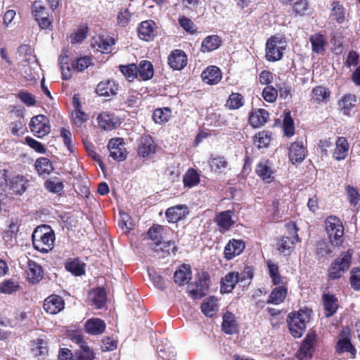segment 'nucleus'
<instances>
[{
  "mask_svg": "<svg viewBox=\"0 0 360 360\" xmlns=\"http://www.w3.org/2000/svg\"><path fill=\"white\" fill-rule=\"evenodd\" d=\"M34 248L41 252H48L53 248L55 234L50 226L42 225L37 226L32 235Z\"/></svg>",
  "mask_w": 360,
  "mask_h": 360,
  "instance_id": "1",
  "label": "nucleus"
},
{
  "mask_svg": "<svg viewBox=\"0 0 360 360\" xmlns=\"http://www.w3.org/2000/svg\"><path fill=\"white\" fill-rule=\"evenodd\" d=\"M311 310L309 309H300L297 312H291L288 317L289 330L295 338H300L309 323Z\"/></svg>",
  "mask_w": 360,
  "mask_h": 360,
  "instance_id": "2",
  "label": "nucleus"
},
{
  "mask_svg": "<svg viewBox=\"0 0 360 360\" xmlns=\"http://www.w3.org/2000/svg\"><path fill=\"white\" fill-rule=\"evenodd\" d=\"M50 4L46 0H34L32 5V15L41 29H50L52 26L49 18Z\"/></svg>",
  "mask_w": 360,
  "mask_h": 360,
  "instance_id": "3",
  "label": "nucleus"
},
{
  "mask_svg": "<svg viewBox=\"0 0 360 360\" xmlns=\"http://www.w3.org/2000/svg\"><path fill=\"white\" fill-rule=\"evenodd\" d=\"M326 230L332 245L340 246L343 242L344 228L339 218L330 216L325 220Z\"/></svg>",
  "mask_w": 360,
  "mask_h": 360,
  "instance_id": "4",
  "label": "nucleus"
},
{
  "mask_svg": "<svg viewBox=\"0 0 360 360\" xmlns=\"http://www.w3.org/2000/svg\"><path fill=\"white\" fill-rule=\"evenodd\" d=\"M285 47L286 41L283 37L277 35L270 37L266 43V60L271 62L280 60Z\"/></svg>",
  "mask_w": 360,
  "mask_h": 360,
  "instance_id": "5",
  "label": "nucleus"
},
{
  "mask_svg": "<svg viewBox=\"0 0 360 360\" xmlns=\"http://www.w3.org/2000/svg\"><path fill=\"white\" fill-rule=\"evenodd\" d=\"M352 255V252L347 250L332 262L328 269L330 279H338L347 271L351 264Z\"/></svg>",
  "mask_w": 360,
  "mask_h": 360,
  "instance_id": "6",
  "label": "nucleus"
},
{
  "mask_svg": "<svg viewBox=\"0 0 360 360\" xmlns=\"http://www.w3.org/2000/svg\"><path fill=\"white\" fill-rule=\"evenodd\" d=\"M30 128L33 134L39 138L47 135L51 130L49 120L43 115L33 117L30 123Z\"/></svg>",
  "mask_w": 360,
  "mask_h": 360,
  "instance_id": "7",
  "label": "nucleus"
},
{
  "mask_svg": "<svg viewBox=\"0 0 360 360\" xmlns=\"http://www.w3.org/2000/svg\"><path fill=\"white\" fill-rule=\"evenodd\" d=\"M208 289V284L204 274L198 278L196 282H192L188 285L187 292L195 300L200 299L205 296Z\"/></svg>",
  "mask_w": 360,
  "mask_h": 360,
  "instance_id": "8",
  "label": "nucleus"
},
{
  "mask_svg": "<svg viewBox=\"0 0 360 360\" xmlns=\"http://www.w3.org/2000/svg\"><path fill=\"white\" fill-rule=\"evenodd\" d=\"M338 105L340 112L347 117H351L358 109L356 96L352 94L343 96Z\"/></svg>",
  "mask_w": 360,
  "mask_h": 360,
  "instance_id": "9",
  "label": "nucleus"
},
{
  "mask_svg": "<svg viewBox=\"0 0 360 360\" xmlns=\"http://www.w3.org/2000/svg\"><path fill=\"white\" fill-rule=\"evenodd\" d=\"M108 147L110 150V155L114 160L122 161L126 158L127 151L122 139L117 138L110 139Z\"/></svg>",
  "mask_w": 360,
  "mask_h": 360,
  "instance_id": "10",
  "label": "nucleus"
},
{
  "mask_svg": "<svg viewBox=\"0 0 360 360\" xmlns=\"http://www.w3.org/2000/svg\"><path fill=\"white\" fill-rule=\"evenodd\" d=\"M315 338L316 334L314 332L307 334L297 352V356L298 359L300 360H306L311 356L314 352Z\"/></svg>",
  "mask_w": 360,
  "mask_h": 360,
  "instance_id": "11",
  "label": "nucleus"
},
{
  "mask_svg": "<svg viewBox=\"0 0 360 360\" xmlns=\"http://www.w3.org/2000/svg\"><path fill=\"white\" fill-rule=\"evenodd\" d=\"M139 37L141 39L150 41L157 36V27L153 20L142 22L139 27Z\"/></svg>",
  "mask_w": 360,
  "mask_h": 360,
  "instance_id": "12",
  "label": "nucleus"
},
{
  "mask_svg": "<svg viewBox=\"0 0 360 360\" xmlns=\"http://www.w3.org/2000/svg\"><path fill=\"white\" fill-rule=\"evenodd\" d=\"M119 85L113 79H106L100 82L96 91L100 96L110 97L117 94Z\"/></svg>",
  "mask_w": 360,
  "mask_h": 360,
  "instance_id": "13",
  "label": "nucleus"
},
{
  "mask_svg": "<svg viewBox=\"0 0 360 360\" xmlns=\"http://www.w3.org/2000/svg\"><path fill=\"white\" fill-rule=\"evenodd\" d=\"M64 300L56 295L48 297L44 302V309L50 314H56L64 308Z\"/></svg>",
  "mask_w": 360,
  "mask_h": 360,
  "instance_id": "14",
  "label": "nucleus"
},
{
  "mask_svg": "<svg viewBox=\"0 0 360 360\" xmlns=\"http://www.w3.org/2000/svg\"><path fill=\"white\" fill-rule=\"evenodd\" d=\"M245 249V243L241 240H231L225 246L224 257L230 260L240 255Z\"/></svg>",
  "mask_w": 360,
  "mask_h": 360,
  "instance_id": "15",
  "label": "nucleus"
},
{
  "mask_svg": "<svg viewBox=\"0 0 360 360\" xmlns=\"http://www.w3.org/2000/svg\"><path fill=\"white\" fill-rule=\"evenodd\" d=\"M168 63L172 69L180 70L187 64L186 56L183 51L175 50L169 56Z\"/></svg>",
  "mask_w": 360,
  "mask_h": 360,
  "instance_id": "16",
  "label": "nucleus"
},
{
  "mask_svg": "<svg viewBox=\"0 0 360 360\" xmlns=\"http://www.w3.org/2000/svg\"><path fill=\"white\" fill-rule=\"evenodd\" d=\"M305 156V148L302 141H295L291 144L289 149V158L293 164L302 162Z\"/></svg>",
  "mask_w": 360,
  "mask_h": 360,
  "instance_id": "17",
  "label": "nucleus"
},
{
  "mask_svg": "<svg viewBox=\"0 0 360 360\" xmlns=\"http://www.w3.org/2000/svg\"><path fill=\"white\" fill-rule=\"evenodd\" d=\"M349 144L345 137H338L335 141L333 157L338 161L345 160L348 155Z\"/></svg>",
  "mask_w": 360,
  "mask_h": 360,
  "instance_id": "18",
  "label": "nucleus"
},
{
  "mask_svg": "<svg viewBox=\"0 0 360 360\" xmlns=\"http://www.w3.org/2000/svg\"><path fill=\"white\" fill-rule=\"evenodd\" d=\"M269 116L264 109L253 110L249 115V122L254 128H259L267 122Z\"/></svg>",
  "mask_w": 360,
  "mask_h": 360,
  "instance_id": "19",
  "label": "nucleus"
},
{
  "mask_svg": "<svg viewBox=\"0 0 360 360\" xmlns=\"http://www.w3.org/2000/svg\"><path fill=\"white\" fill-rule=\"evenodd\" d=\"M188 213L186 205H178L169 207L166 211V217L169 222L175 223L184 217Z\"/></svg>",
  "mask_w": 360,
  "mask_h": 360,
  "instance_id": "20",
  "label": "nucleus"
},
{
  "mask_svg": "<svg viewBox=\"0 0 360 360\" xmlns=\"http://www.w3.org/2000/svg\"><path fill=\"white\" fill-rule=\"evenodd\" d=\"M202 81L208 84H216L221 79L220 70L216 66L207 68L201 75Z\"/></svg>",
  "mask_w": 360,
  "mask_h": 360,
  "instance_id": "21",
  "label": "nucleus"
},
{
  "mask_svg": "<svg viewBox=\"0 0 360 360\" xmlns=\"http://www.w3.org/2000/svg\"><path fill=\"white\" fill-rule=\"evenodd\" d=\"M98 125L105 130H112L119 124V120L113 115L101 113L97 117Z\"/></svg>",
  "mask_w": 360,
  "mask_h": 360,
  "instance_id": "22",
  "label": "nucleus"
},
{
  "mask_svg": "<svg viewBox=\"0 0 360 360\" xmlns=\"http://www.w3.org/2000/svg\"><path fill=\"white\" fill-rule=\"evenodd\" d=\"M155 152V144L150 136L143 137L139 147V155L145 158L150 157Z\"/></svg>",
  "mask_w": 360,
  "mask_h": 360,
  "instance_id": "23",
  "label": "nucleus"
},
{
  "mask_svg": "<svg viewBox=\"0 0 360 360\" xmlns=\"http://www.w3.org/2000/svg\"><path fill=\"white\" fill-rule=\"evenodd\" d=\"M89 299L91 304L97 309H101L105 305L106 294L103 288H96L89 294Z\"/></svg>",
  "mask_w": 360,
  "mask_h": 360,
  "instance_id": "24",
  "label": "nucleus"
},
{
  "mask_svg": "<svg viewBox=\"0 0 360 360\" xmlns=\"http://www.w3.org/2000/svg\"><path fill=\"white\" fill-rule=\"evenodd\" d=\"M85 328L88 333L91 335H99L105 329V322L98 318L90 319L85 323Z\"/></svg>",
  "mask_w": 360,
  "mask_h": 360,
  "instance_id": "25",
  "label": "nucleus"
},
{
  "mask_svg": "<svg viewBox=\"0 0 360 360\" xmlns=\"http://www.w3.org/2000/svg\"><path fill=\"white\" fill-rule=\"evenodd\" d=\"M221 327L223 331L227 334H233L237 332L238 323L232 313L229 311L224 313Z\"/></svg>",
  "mask_w": 360,
  "mask_h": 360,
  "instance_id": "26",
  "label": "nucleus"
},
{
  "mask_svg": "<svg viewBox=\"0 0 360 360\" xmlns=\"http://www.w3.org/2000/svg\"><path fill=\"white\" fill-rule=\"evenodd\" d=\"M138 78L140 80H148L154 75V70L152 63L148 60H141L137 67Z\"/></svg>",
  "mask_w": 360,
  "mask_h": 360,
  "instance_id": "27",
  "label": "nucleus"
},
{
  "mask_svg": "<svg viewBox=\"0 0 360 360\" xmlns=\"http://www.w3.org/2000/svg\"><path fill=\"white\" fill-rule=\"evenodd\" d=\"M256 172L266 183L271 182L274 179V172L268 161L260 162L257 166Z\"/></svg>",
  "mask_w": 360,
  "mask_h": 360,
  "instance_id": "28",
  "label": "nucleus"
},
{
  "mask_svg": "<svg viewBox=\"0 0 360 360\" xmlns=\"http://www.w3.org/2000/svg\"><path fill=\"white\" fill-rule=\"evenodd\" d=\"M191 270L188 265L183 264L174 275V282L180 285L187 283L191 279Z\"/></svg>",
  "mask_w": 360,
  "mask_h": 360,
  "instance_id": "29",
  "label": "nucleus"
},
{
  "mask_svg": "<svg viewBox=\"0 0 360 360\" xmlns=\"http://www.w3.org/2000/svg\"><path fill=\"white\" fill-rule=\"evenodd\" d=\"M65 269L75 276H82L84 274L85 264L78 258L69 259L65 262Z\"/></svg>",
  "mask_w": 360,
  "mask_h": 360,
  "instance_id": "30",
  "label": "nucleus"
},
{
  "mask_svg": "<svg viewBox=\"0 0 360 360\" xmlns=\"http://www.w3.org/2000/svg\"><path fill=\"white\" fill-rule=\"evenodd\" d=\"M27 274V278L31 282H38L43 277V269L42 267L37 262L29 261Z\"/></svg>",
  "mask_w": 360,
  "mask_h": 360,
  "instance_id": "31",
  "label": "nucleus"
},
{
  "mask_svg": "<svg viewBox=\"0 0 360 360\" xmlns=\"http://www.w3.org/2000/svg\"><path fill=\"white\" fill-rule=\"evenodd\" d=\"M240 280V276L238 272H229L221 279V288L224 292H229Z\"/></svg>",
  "mask_w": 360,
  "mask_h": 360,
  "instance_id": "32",
  "label": "nucleus"
},
{
  "mask_svg": "<svg viewBox=\"0 0 360 360\" xmlns=\"http://www.w3.org/2000/svg\"><path fill=\"white\" fill-rule=\"evenodd\" d=\"M295 240L298 241V235L296 232L293 238L288 236L281 238L277 243L278 251L284 255H289L294 248Z\"/></svg>",
  "mask_w": 360,
  "mask_h": 360,
  "instance_id": "33",
  "label": "nucleus"
},
{
  "mask_svg": "<svg viewBox=\"0 0 360 360\" xmlns=\"http://www.w3.org/2000/svg\"><path fill=\"white\" fill-rule=\"evenodd\" d=\"M115 44V39L112 37H98L94 40V46L97 51L102 53H110L112 51V46Z\"/></svg>",
  "mask_w": 360,
  "mask_h": 360,
  "instance_id": "34",
  "label": "nucleus"
},
{
  "mask_svg": "<svg viewBox=\"0 0 360 360\" xmlns=\"http://www.w3.org/2000/svg\"><path fill=\"white\" fill-rule=\"evenodd\" d=\"M221 44V40L217 35H210L205 38L201 44L202 52H210L218 49Z\"/></svg>",
  "mask_w": 360,
  "mask_h": 360,
  "instance_id": "35",
  "label": "nucleus"
},
{
  "mask_svg": "<svg viewBox=\"0 0 360 360\" xmlns=\"http://www.w3.org/2000/svg\"><path fill=\"white\" fill-rule=\"evenodd\" d=\"M201 310L205 316H213L218 310L217 300L214 297L206 298L201 304Z\"/></svg>",
  "mask_w": 360,
  "mask_h": 360,
  "instance_id": "36",
  "label": "nucleus"
},
{
  "mask_svg": "<svg viewBox=\"0 0 360 360\" xmlns=\"http://www.w3.org/2000/svg\"><path fill=\"white\" fill-rule=\"evenodd\" d=\"M323 305L326 310V316L329 317L333 315L338 309V300L337 298L330 294H325L323 297Z\"/></svg>",
  "mask_w": 360,
  "mask_h": 360,
  "instance_id": "37",
  "label": "nucleus"
},
{
  "mask_svg": "<svg viewBox=\"0 0 360 360\" xmlns=\"http://www.w3.org/2000/svg\"><path fill=\"white\" fill-rule=\"evenodd\" d=\"M22 65V73L24 75L27 79H34V75L32 73V70H34L37 66V60L32 57L27 59H25L21 62Z\"/></svg>",
  "mask_w": 360,
  "mask_h": 360,
  "instance_id": "38",
  "label": "nucleus"
},
{
  "mask_svg": "<svg viewBox=\"0 0 360 360\" xmlns=\"http://www.w3.org/2000/svg\"><path fill=\"white\" fill-rule=\"evenodd\" d=\"M287 294V289L283 286H278L274 288L269 296L267 303L279 304L283 302Z\"/></svg>",
  "mask_w": 360,
  "mask_h": 360,
  "instance_id": "39",
  "label": "nucleus"
},
{
  "mask_svg": "<svg viewBox=\"0 0 360 360\" xmlns=\"http://www.w3.org/2000/svg\"><path fill=\"white\" fill-rule=\"evenodd\" d=\"M93 65L92 58L90 56H81L77 58L71 64V70L77 72H82Z\"/></svg>",
  "mask_w": 360,
  "mask_h": 360,
  "instance_id": "40",
  "label": "nucleus"
},
{
  "mask_svg": "<svg viewBox=\"0 0 360 360\" xmlns=\"http://www.w3.org/2000/svg\"><path fill=\"white\" fill-rule=\"evenodd\" d=\"M310 41L314 52L316 53H321L324 51V47L326 44V41L323 35L320 34H313L310 37Z\"/></svg>",
  "mask_w": 360,
  "mask_h": 360,
  "instance_id": "41",
  "label": "nucleus"
},
{
  "mask_svg": "<svg viewBox=\"0 0 360 360\" xmlns=\"http://www.w3.org/2000/svg\"><path fill=\"white\" fill-rule=\"evenodd\" d=\"M337 351L339 353L348 352L350 353L352 357H354L356 354V349L352 345L350 340L347 337L342 336L337 345Z\"/></svg>",
  "mask_w": 360,
  "mask_h": 360,
  "instance_id": "42",
  "label": "nucleus"
},
{
  "mask_svg": "<svg viewBox=\"0 0 360 360\" xmlns=\"http://www.w3.org/2000/svg\"><path fill=\"white\" fill-rule=\"evenodd\" d=\"M330 91L323 86H318L312 90V98L317 103H326L330 98Z\"/></svg>",
  "mask_w": 360,
  "mask_h": 360,
  "instance_id": "43",
  "label": "nucleus"
},
{
  "mask_svg": "<svg viewBox=\"0 0 360 360\" xmlns=\"http://www.w3.org/2000/svg\"><path fill=\"white\" fill-rule=\"evenodd\" d=\"M209 165L212 171L220 174L226 168L228 162L224 157L218 156L211 158L209 160Z\"/></svg>",
  "mask_w": 360,
  "mask_h": 360,
  "instance_id": "44",
  "label": "nucleus"
},
{
  "mask_svg": "<svg viewBox=\"0 0 360 360\" xmlns=\"http://www.w3.org/2000/svg\"><path fill=\"white\" fill-rule=\"evenodd\" d=\"M26 183L23 176H16L11 181L9 188L16 194H21L26 189Z\"/></svg>",
  "mask_w": 360,
  "mask_h": 360,
  "instance_id": "45",
  "label": "nucleus"
},
{
  "mask_svg": "<svg viewBox=\"0 0 360 360\" xmlns=\"http://www.w3.org/2000/svg\"><path fill=\"white\" fill-rule=\"evenodd\" d=\"M231 214L232 212L230 210L220 212L217 216V222L218 226L225 230H228L233 224V221L231 219Z\"/></svg>",
  "mask_w": 360,
  "mask_h": 360,
  "instance_id": "46",
  "label": "nucleus"
},
{
  "mask_svg": "<svg viewBox=\"0 0 360 360\" xmlns=\"http://www.w3.org/2000/svg\"><path fill=\"white\" fill-rule=\"evenodd\" d=\"M34 166L40 175L49 174L53 169L51 161L46 158H38Z\"/></svg>",
  "mask_w": 360,
  "mask_h": 360,
  "instance_id": "47",
  "label": "nucleus"
},
{
  "mask_svg": "<svg viewBox=\"0 0 360 360\" xmlns=\"http://www.w3.org/2000/svg\"><path fill=\"white\" fill-rule=\"evenodd\" d=\"M200 181V176L194 169H189L184 177V183L189 188L196 186Z\"/></svg>",
  "mask_w": 360,
  "mask_h": 360,
  "instance_id": "48",
  "label": "nucleus"
},
{
  "mask_svg": "<svg viewBox=\"0 0 360 360\" xmlns=\"http://www.w3.org/2000/svg\"><path fill=\"white\" fill-rule=\"evenodd\" d=\"M164 228L160 225H155L149 229L148 235L151 240L154 242L156 245L161 243L162 240V233Z\"/></svg>",
  "mask_w": 360,
  "mask_h": 360,
  "instance_id": "49",
  "label": "nucleus"
},
{
  "mask_svg": "<svg viewBox=\"0 0 360 360\" xmlns=\"http://www.w3.org/2000/svg\"><path fill=\"white\" fill-rule=\"evenodd\" d=\"M75 357L77 360H94V354L89 347L82 342L79 349L75 352Z\"/></svg>",
  "mask_w": 360,
  "mask_h": 360,
  "instance_id": "50",
  "label": "nucleus"
},
{
  "mask_svg": "<svg viewBox=\"0 0 360 360\" xmlns=\"http://www.w3.org/2000/svg\"><path fill=\"white\" fill-rule=\"evenodd\" d=\"M243 105V96L238 93H232L227 101L226 106L231 110H236Z\"/></svg>",
  "mask_w": 360,
  "mask_h": 360,
  "instance_id": "51",
  "label": "nucleus"
},
{
  "mask_svg": "<svg viewBox=\"0 0 360 360\" xmlns=\"http://www.w3.org/2000/svg\"><path fill=\"white\" fill-rule=\"evenodd\" d=\"M170 115L171 111L169 108H158L154 111L153 117L156 123L162 124L163 122H167L170 117Z\"/></svg>",
  "mask_w": 360,
  "mask_h": 360,
  "instance_id": "52",
  "label": "nucleus"
},
{
  "mask_svg": "<svg viewBox=\"0 0 360 360\" xmlns=\"http://www.w3.org/2000/svg\"><path fill=\"white\" fill-rule=\"evenodd\" d=\"M47 190L54 193H60L63 189V184L58 178H51L45 182Z\"/></svg>",
  "mask_w": 360,
  "mask_h": 360,
  "instance_id": "53",
  "label": "nucleus"
},
{
  "mask_svg": "<svg viewBox=\"0 0 360 360\" xmlns=\"http://www.w3.org/2000/svg\"><path fill=\"white\" fill-rule=\"evenodd\" d=\"M271 139V133L262 131L255 135V143L258 148H264L269 144Z\"/></svg>",
  "mask_w": 360,
  "mask_h": 360,
  "instance_id": "54",
  "label": "nucleus"
},
{
  "mask_svg": "<svg viewBox=\"0 0 360 360\" xmlns=\"http://www.w3.org/2000/svg\"><path fill=\"white\" fill-rule=\"evenodd\" d=\"M46 342L42 339H37L32 343V350L34 356L44 354L47 352Z\"/></svg>",
  "mask_w": 360,
  "mask_h": 360,
  "instance_id": "55",
  "label": "nucleus"
},
{
  "mask_svg": "<svg viewBox=\"0 0 360 360\" xmlns=\"http://www.w3.org/2000/svg\"><path fill=\"white\" fill-rule=\"evenodd\" d=\"M11 328L12 324L8 319H0V340H4L11 336Z\"/></svg>",
  "mask_w": 360,
  "mask_h": 360,
  "instance_id": "56",
  "label": "nucleus"
},
{
  "mask_svg": "<svg viewBox=\"0 0 360 360\" xmlns=\"http://www.w3.org/2000/svg\"><path fill=\"white\" fill-rule=\"evenodd\" d=\"M61 72L63 79H68L70 77L71 66L68 64V58L67 54L63 53L59 58Z\"/></svg>",
  "mask_w": 360,
  "mask_h": 360,
  "instance_id": "57",
  "label": "nucleus"
},
{
  "mask_svg": "<svg viewBox=\"0 0 360 360\" xmlns=\"http://www.w3.org/2000/svg\"><path fill=\"white\" fill-rule=\"evenodd\" d=\"M262 97L266 102L274 103L278 97V91L273 86H266L263 89Z\"/></svg>",
  "mask_w": 360,
  "mask_h": 360,
  "instance_id": "58",
  "label": "nucleus"
},
{
  "mask_svg": "<svg viewBox=\"0 0 360 360\" xmlns=\"http://www.w3.org/2000/svg\"><path fill=\"white\" fill-rule=\"evenodd\" d=\"M88 120V115L80 110H74L72 113V120L73 124L79 128H82L85 122Z\"/></svg>",
  "mask_w": 360,
  "mask_h": 360,
  "instance_id": "59",
  "label": "nucleus"
},
{
  "mask_svg": "<svg viewBox=\"0 0 360 360\" xmlns=\"http://www.w3.org/2000/svg\"><path fill=\"white\" fill-rule=\"evenodd\" d=\"M120 70L129 81L138 78L137 66L135 64L120 66Z\"/></svg>",
  "mask_w": 360,
  "mask_h": 360,
  "instance_id": "60",
  "label": "nucleus"
},
{
  "mask_svg": "<svg viewBox=\"0 0 360 360\" xmlns=\"http://www.w3.org/2000/svg\"><path fill=\"white\" fill-rule=\"evenodd\" d=\"M283 126L285 136L290 137L294 134V122L290 117V112H286L285 114Z\"/></svg>",
  "mask_w": 360,
  "mask_h": 360,
  "instance_id": "61",
  "label": "nucleus"
},
{
  "mask_svg": "<svg viewBox=\"0 0 360 360\" xmlns=\"http://www.w3.org/2000/svg\"><path fill=\"white\" fill-rule=\"evenodd\" d=\"M269 276L272 279L274 284H280L282 283V278L278 273V267L276 264L272 263L271 261L267 262Z\"/></svg>",
  "mask_w": 360,
  "mask_h": 360,
  "instance_id": "62",
  "label": "nucleus"
},
{
  "mask_svg": "<svg viewBox=\"0 0 360 360\" xmlns=\"http://www.w3.org/2000/svg\"><path fill=\"white\" fill-rule=\"evenodd\" d=\"M131 19V13L127 8H122L117 16V24L120 27H126Z\"/></svg>",
  "mask_w": 360,
  "mask_h": 360,
  "instance_id": "63",
  "label": "nucleus"
},
{
  "mask_svg": "<svg viewBox=\"0 0 360 360\" xmlns=\"http://www.w3.org/2000/svg\"><path fill=\"white\" fill-rule=\"evenodd\" d=\"M350 284L355 290H360V268L354 267L351 271Z\"/></svg>",
  "mask_w": 360,
  "mask_h": 360,
  "instance_id": "64",
  "label": "nucleus"
}]
</instances>
